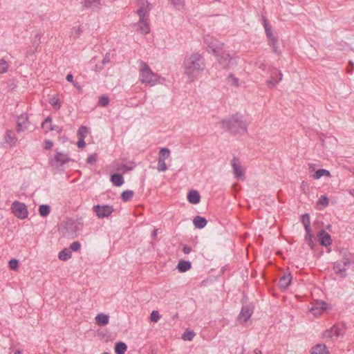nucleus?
<instances>
[{
    "mask_svg": "<svg viewBox=\"0 0 354 354\" xmlns=\"http://www.w3.org/2000/svg\"><path fill=\"white\" fill-rule=\"evenodd\" d=\"M184 73L187 75L190 82L198 79L200 75L205 68V59L198 53L187 55L183 62Z\"/></svg>",
    "mask_w": 354,
    "mask_h": 354,
    "instance_id": "f257e3e1",
    "label": "nucleus"
},
{
    "mask_svg": "<svg viewBox=\"0 0 354 354\" xmlns=\"http://www.w3.org/2000/svg\"><path fill=\"white\" fill-rule=\"evenodd\" d=\"M220 124L223 129L229 131L234 135H236L247 133L250 122L244 118L243 115L236 113L222 120Z\"/></svg>",
    "mask_w": 354,
    "mask_h": 354,
    "instance_id": "f03ea898",
    "label": "nucleus"
},
{
    "mask_svg": "<svg viewBox=\"0 0 354 354\" xmlns=\"http://www.w3.org/2000/svg\"><path fill=\"white\" fill-rule=\"evenodd\" d=\"M139 80L142 84L153 86L158 82L159 77L150 68L149 65L142 60L138 61Z\"/></svg>",
    "mask_w": 354,
    "mask_h": 354,
    "instance_id": "7ed1b4c3",
    "label": "nucleus"
},
{
    "mask_svg": "<svg viewBox=\"0 0 354 354\" xmlns=\"http://www.w3.org/2000/svg\"><path fill=\"white\" fill-rule=\"evenodd\" d=\"M152 8L153 6L151 3H147L145 6H142L141 8H139L136 11V13L139 16L138 26L142 34H147L150 31L149 24L146 17L149 16V12Z\"/></svg>",
    "mask_w": 354,
    "mask_h": 354,
    "instance_id": "20e7f679",
    "label": "nucleus"
},
{
    "mask_svg": "<svg viewBox=\"0 0 354 354\" xmlns=\"http://www.w3.org/2000/svg\"><path fill=\"white\" fill-rule=\"evenodd\" d=\"M262 24L265 29L266 35L268 40V44L272 46L273 52L277 55H280L281 50L279 49L277 46L278 38L274 35L272 27L269 24L267 18L265 16H262Z\"/></svg>",
    "mask_w": 354,
    "mask_h": 354,
    "instance_id": "39448f33",
    "label": "nucleus"
},
{
    "mask_svg": "<svg viewBox=\"0 0 354 354\" xmlns=\"http://www.w3.org/2000/svg\"><path fill=\"white\" fill-rule=\"evenodd\" d=\"M82 225V218L77 219L76 221L70 218L64 223L63 226L66 230V234L73 237L74 236H76V232L77 231L81 230V227H79V225Z\"/></svg>",
    "mask_w": 354,
    "mask_h": 354,
    "instance_id": "423d86ee",
    "label": "nucleus"
},
{
    "mask_svg": "<svg viewBox=\"0 0 354 354\" xmlns=\"http://www.w3.org/2000/svg\"><path fill=\"white\" fill-rule=\"evenodd\" d=\"M204 42L207 46V50L214 54L219 53L223 48V43L209 35L204 37Z\"/></svg>",
    "mask_w": 354,
    "mask_h": 354,
    "instance_id": "0eeeda50",
    "label": "nucleus"
},
{
    "mask_svg": "<svg viewBox=\"0 0 354 354\" xmlns=\"http://www.w3.org/2000/svg\"><path fill=\"white\" fill-rule=\"evenodd\" d=\"M12 212L19 218L24 219L28 216V210L24 203L15 201L12 204Z\"/></svg>",
    "mask_w": 354,
    "mask_h": 354,
    "instance_id": "6e6552de",
    "label": "nucleus"
},
{
    "mask_svg": "<svg viewBox=\"0 0 354 354\" xmlns=\"http://www.w3.org/2000/svg\"><path fill=\"white\" fill-rule=\"evenodd\" d=\"M93 209L98 218H100L108 217L114 210L112 206L100 205H95Z\"/></svg>",
    "mask_w": 354,
    "mask_h": 354,
    "instance_id": "1a4fd4ad",
    "label": "nucleus"
},
{
    "mask_svg": "<svg viewBox=\"0 0 354 354\" xmlns=\"http://www.w3.org/2000/svg\"><path fill=\"white\" fill-rule=\"evenodd\" d=\"M252 313V308L249 306H243L239 315H238L237 321L241 324L245 323L250 318Z\"/></svg>",
    "mask_w": 354,
    "mask_h": 354,
    "instance_id": "9d476101",
    "label": "nucleus"
},
{
    "mask_svg": "<svg viewBox=\"0 0 354 354\" xmlns=\"http://www.w3.org/2000/svg\"><path fill=\"white\" fill-rule=\"evenodd\" d=\"M318 241L320 245L327 247L331 245L332 239L330 235L324 230H320L317 234Z\"/></svg>",
    "mask_w": 354,
    "mask_h": 354,
    "instance_id": "9b49d317",
    "label": "nucleus"
},
{
    "mask_svg": "<svg viewBox=\"0 0 354 354\" xmlns=\"http://www.w3.org/2000/svg\"><path fill=\"white\" fill-rule=\"evenodd\" d=\"M29 124L28 117L26 114L20 115L17 121V131H24L28 129Z\"/></svg>",
    "mask_w": 354,
    "mask_h": 354,
    "instance_id": "f8f14e48",
    "label": "nucleus"
},
{
    "mask_svg": "<svg viewBox=\"0 0 354 354\" xmlns=\"http://www.w3.org/2000/svg\"><path fill=\"white\" fill-rule=\"evenodd\" d=\"M346 266L344 265L342 261L338 260L333 263V270L336 274L339 275L342 278H345L346 276Z\"/></svg>",
    "mask_w": 354,
    "mask_h": 354,
    "instance_id": "ddd939ff",
    "label": "nucleus"
},
{
    "mask_svg": "<svg viewBox=\"0 0 354 354\" xmlns=\"http://www.w3.org/2000/svg\"><path fill=\"white\" fill-rule=\"evenodd\" d=\"M232 167L236 178L238 179L243 180L245 178V172L243 170L241 166L236 162V158L235 157L233 158L232 160Z\"/></svg>",
    "mask_w": 354,
    "mask_h": 354,
    "instance_id": "4468645a",
    "label": "nucleus"
},
{
    "mask_svg": "<svg viewBox=\"0 0 354 354\" xmlns=\"http://www.w3.org/2000/svg\"><path fill=\"white\" fill-rule=\"evenodd\" d=\"M214 55L217 57L218 62L221 66H223V67L226 68L230 66L232 62V57H230V54L226 53H222L220 54L219 53Z\"/></svg>",
    "mask_w": 354,
    "mask_h": 354,
    "instance_id": "2eb2a0df",
    "label": "nucleus"
},
{
    "mask_svg": "<svg viewBox=\"0 0 354 354\" xmlns=\"http://www.w3.org/2000/svg\"><path fill=\"white\" fill-rule=\"evenodd\" d=\"M292 275L290 273L284 274L279 278V286L281 289L286 290L292 281Z\"/></svg>",
    "mask_w": 354,
    "mask_h": 354,
    "instance_id": "dca6fc26",
    "label": "nucleus"
},
{
    "mask_svg": "<svg viewBox=\"0 0 354 354\" xmlns=\"http://www.w3.org/2000/svg\"><path fill=\"white\" fill-rule=\"evenodd\" d=\"M326 303L324 301L317 302L310 309V312L315 316L320 315L326 309Z\"/></svg>",
    "mask_w": 354,
    "mask_h": 354,
    "instance_id": "f3484780",
    "label": "nucleus"
},
{
    "mask_svg": "<svg viewBox=\"0 0 354 354\" xmlns=\"http://www.w3.org/2000/svg\"><path fill=\"white\" fill-rule=\"evenodd\" d=\"M339 255L341 259L340 261H342L344 265L349 266L351 263V253L346 248H342L339 250Z\"/></svg>",
    "mask_w": 354,
    "mask_h": 354,
    "instance_id": "a211bd4d",
    "label": "nucleus"
},
{
    "mask_svg": "<svg viewBox=\"0 0 354 354\" xmlns=\"http://www.w3.org/2000/svg\"><path fill=\"white\" fill-rule=\"evenodd\" d=\"M187 198V201L191 204H194V205L199 203V202L201 201V196H200L198 192L196 190L190 191L188 193Z\"/></svg>",
    "mask_w": 354,
    "mask_h": 354,
    "instance_id": "6ab92c4d",
    "label": "nucleus"
},
{
    "mask_svg": "<svg viewBox=\"0 0 354 354\" xmlns=\"http://www.w3.org/2000/svg\"><path fill=\"white\" fill-rule=\"evenodd\" d=\"M100 0H85L84 7L91 8L93 10H97L100 8Z\"/></svg>",
    "mask_w": 354,
    "mask_h": 354,
    "instance_id": "aec40b11",
    "label": "nucleus"
},
{
    "mask_svg": "<svg viewBox=\"0 0 354 354\" xmlns=\"http://www.w3.org/2000/svg\"><path fill=\"white\" fill-rule=\"evenodd\" d=\"M111 181L116 187H120L124 183L123 176L118 173L111 175Z\"/></svg>",
    "mask_w": 354,
    "mask_h": 354,
    "instance_id": "412c9836",
    "label": "nucleus"
},
{
    "mask_svg": "<svg viewBox=\"0 0 354 354\" xmlns=\"http://www.w3.org/2000/svg\"><path fill=\"white\" fill-rule=\"evenodd\" d=\"M207 221L206 218L200 216H196L193 219V223L195 227L198 229L205 227V226L207 225Z\"/></svg>",
    "mask_w": 354,
    "mask_h": 354,
    "instance_id": "4be33fe9",
    "label": "nucleus"
},
{
    "mask_svg": "<svg viewBox=\"0 0 354 354\" xmlns=\"http://www.w3.org/2000/svg\"><path fill=\"white\" fill-rule=\"evenodd\" d=\"M311 354H328V351L325 344H319L312 348Z\"/></svg>",
    "mask_w": 354,
    "mask_h": 354,
    "instance_id": "5701e85b",
    "label": "nucleus"
},
{
    "mask_svg": "<svg viewBox=\"0 0 354 354\" xmlns=\"http://www.w3.org/2000/svg\"><path fill=\"white\" fill-rule=\"evenodd\" d=\"M270 78L274 80H277L275 82H279L282 80L283 74L279 71L277 68L272 67L270 69Z\"/></svg>",
    "mask_w": 354,
    "mask_h": 354,
    "instance_id": "b1692460",
    "label": "nucleus"
},
{
    "mask_svg": "<svg viewBox=\"0 0 354 354\" xmlns=\"http://www.w3.org/2000/svg\"><path fill=\"white\" fill-rule=\"evenodd\" d=\"M191 267L192 266L190 261L185 260H180L177 265L178 270L181 272H185L189 270Z\"/></svg>",
    "mask_w": 354,
    "mask_h": 354,
    "instance_id": "393cba45",
    "label": "nucleus"
},
{
    "mask_svg": "<svg viewBox=\"0 0 354 354\" xmlns=\"http://www.w3.org/2000/svg\"><path fill=\"white\" fill-rule=\"evenodd\" d=\"M95 321L97 325L104 326L109 323V316L103 313L98 314L95 317Z\"/></svg>",
    "mask_w": 354,
    "mask_h": 354,
    "instance_id": "a878e982",
    "label": "nucleus"
},
{
    "mask_svg": "<svg viewBox=\"0 0 354 354\" xmlns=\"http://www.w3.org/2000/svg\"><path fill=\"white\" fill-rule=\"evenodd\" d=\"M56 162H59L60 165H63L70 160V158L66 155L61 152H57L55 156Z\"/></svg>",
    "mask_w": 354,
    "mask_h": 354,
    "instance_id": "bb28decb",
    "label": "nucleus"
},
{
    "mask_svg": "<svg viewBox=\"0 0 354 354\" xmlns=\"http://www.w3.org/2000/svg\"><path fill=\"white\" fill-rule=\"evenodd\" d=\"M323 335L324 338L331 339L333 337H337L339 336V332L337 328L333 326L331 328L325 330Z\"/></svg>",
    "mask_w": 354,
    "mask_h": 354,
    "instance_id": "cd10ccee",
    "label": "nucleus"
},
{
    "mask_svg": "<svg viewBox=\"0 0 354 354\" xmlns=\"http://www.w3.org/2000/svg\"><path fill=\"white\" fill-rule=\"evenodd\" d=\"M72 257V253L69 249L64 248L59 252L58 258L62 261H67Z\"/></svg>",
    "mask_w": 354,
    "mask_h": 354,
    "instance_id": "c85d7f7f",
    "label": "nucleus"
},
{
    "mask_svg": "<svg viewBox=\"0 0 354 354\" xmlns=\"http://www.w3.org/2000/svg\"><path fill=\"white\" fill-rule=\"evenodd\" d=\"M127 349V345L122 342H118L115 346V352L116 354H124Z\"/></svg>",
    "mask_w": 354,
    "mask_h": 354,
    "instance_id": "c756f323",
    "label": "nucleus"
},
{
    "mask_svg": "<svg viewBox=\"0 0 354 354\" xmlns=\"http://www.w3.org/2000/svg\"><path fill=\"white\" fill-rule=\"evenodd\" d=\"M39 212L41 216H47L50 212V207L48 205H41L39 207Z\"/></svg>",
    "mask_w": 354,
    "mask_h": 354,
    "instance_id": "7c9ffc66",
    "label": "nucleus"
},
{
    "mask_svg": "<svg viewBox=\"0 0 354 354\" xmlns=\"http://www.w3.org/2000/svg\"><path fill=\"white\" fill-rule=\"evenodd\" d=\"M5 140L6 142L8 143L15 144L17 138H15L13 131L11 130H8L6 132Z\"/></svg>",
    "mask_w": 354,
    "mask_h": 354,
    "instance_id": "2f4dec72",
    "label": "nucleus"
},
{
    "mask_svg": "<svg viewBox=\"0 0 354 354\" xmlns=\"http://www.w3.org/2000/svg\"><path fill=\"white\" fill-rule=\"evenodd\" d=\"M178 10H182L185 7L184 0H168Z\"/></svg>",
    "mask_w": 354,
    "mask_h": 354,
    "instance_id": "473e14b6",
    "label": "nucleus"
},
{
    "mask_svg": "<svg viewBox=\"0 0 354 354\" xmlns=\"http://www.w3.org/2000/svg\"><path fill=\"white\" fill-rule=\"evenodd\" d=\"M323 176H330V171L324 169H319L315 171V173L313 175V178L315 179H319Z\"/></svg>",
    "mask_w": 354,
    "mask_h": 354,
    "instance_id": "72a5a7b5",
    "label": "nucleus"
},
{
    "mask_svg": "<svg viewBox=\"0 0 354 354\" xmlns=\"http://www.w3.org/2000/svg\"><path fill=\"white\" fill-rule=\"evenodd\" d=\"M43 35V32L41 30H37L33 39H32V46H35L36 48L39 46L40 44V39L41 36Z\"/></svg>",
    "mask_w": 354,
    "mask_h": 354,
    "instance_id": "f704fd0d",
    "label": "nucleus"
},
{
    "mask_svg": "<svg viewBox=\"0 0 354 354\" xmlns=\"http://www.w3.org/2000/svg\"><path fill=\"white\" fill-rule=\"evenodd\" d=\"M170 155V150L168 148H161L159 151V160H166Z\"/></svg>",
    "mask_w": 354,
    "mask_h": 354,
    "instance_id": "c9c22d12",
    "label": "nucleus"
},
{
    "mask_svg": "<svg viewBox=\"0 0 354 354\" xmlns=\"http://www.w3.org/2000/svg\"><path fill=\"white\" fill-rule=\"evenodd\" d=\"M134 195V192L132 190H126L121 194V198L123 201L127 202L129 201Z\"/></svg>",
    "mask_w": 354,
    "mask_h": 354,
    "instance_id": "e433bc0d",
    "label": "nucleus"
},
{
    "mask_svg": "<svg viewBox=\"0 0 354 354\" xmlns=\"http://www.w3.org/2000/svg\"><path fill=\"white\" fill-rule=\"evenodd\" d=\"M77 134L79 138L85 139L88 134V129L84 126H81L77 131Z\"/></svg>",
    "mask_w": 354,
    "mask_h": 354,
    "instance_id": "4c0bfd02",
    "label": "nucleus"
},
{
    "mask_svg": "<svg viewBox=\"0 0 354 354\" xmlns=\"http://www.w3.org/2000/svg\"><path fill=\"white\" fill-rule=\"evenodd\" d=\"M82 32V29L80 26L75 27L71 32V37L74 39L78 38Z\"/></svg>",
    "mask_w": 354,
    "mask_h": 354,
    "instance_id": "58836bf2",
    "label": "nucleus"
},
{
    "mask_svg": "<svg viewBox=\"0 0 354 354\" xmlns=\"http://www.w3.org/2000/svg\"><path fill=\"white\" fill-rule=\"evenodd\" d=\"M109 103V98L106 95H102L99 97L98 104L102 107L106 106Z\"/></svg>",
    "mask_w": 354,
    "mask_h": 354,
    "instance_id": "ea45409f",
    "label": "nucleus"
},
{
    "mask_svg": "<svg viewBox=\"0 0 354 354\" xmlns=\"http://www.w3.org/2000/svg\"><path fill=\"white\" fill-rule=\"evenodd\" d=\"M8 64L3 59H0V74L6 73L8 69Z\"/></svg>",
    "mask_w": 354,
    "mask_h": 354,
    "instance_id": "a19ab883",
    "label": "nucleus"
},
{
    "mask_svg": "<svg viewBox=\"0 0 354 354\" xmlns=\"http://www.w3.org/2000/svg\"><path fill=\"white\" fill-rule=\"evenodd\" d=\"M157 169L158 171H165L167 169V167L165 163V160H158Z\"/></svg>",
    "mask_w": 354,
    "mask_h": 354,
    "instance_id": "79ce46f5",
    "label": "nucleus"
},
{
    "mask_svg": "<svg viewBox=\"0 0 354 354\" xmlns=\"http://www.w3.org/2000/svg\"><path fill=\"white\" fill-rule=\"evenodd\" d=\"M195 336V333L193 331H186L183 335V339L185 340L192 341Z\"/></svg>",
    "mask_w": 354,
    "mask_h": 354,
    "instance_id": "37998d69",
    "label": "nucleus"
},
{
    "mask_svg": "<svg viewBox=\"0 0 354 354\" xmlns=\"http://www.w3.org/2000/svg\"><path fill=\"white\" fill-rule=\"evenodd\" d=\"M160 318V315L157 310H153L151 313L150 319L151 322H157Z\"/></svg>",
    "mask_w": 354,
    "mask_h": 354,
    "instance_id": "c03bdc74",
    "label": "nucleus"
},
{
    "mask_svg": "<svg viewBox=\"0 0 354 354\" xmlns=\"http://www.w3.org/2000/svg\"><path fill=\"white\" fill-rule=\"evenodd\" d=\"M318 203L322 205L323 207H327L328 205V199L326 196H321L318 201Z\"/></svg>",
    "mask_w": 354,
    "mask_h": 354,
    "instance_id": "a18cd8bd",
    "label": "nucleus"
},
{
    "mask_svg": "<svg viewBox=\"0 0 354 354\" xmlns=\"http://www.w3.org/2000/svg\"><path fill=\"white\" fill-rule=\"evenodd\" d=\"M81 244L79 241H74L70 245V249L74 252H77L80 249Z\"/></svg>",
    "mask_w": 354,
    "mask_h": 354,
    "instance_id": "49530a36",
    "label": "nucleus"
},
{
    "mask_svg": "<svg viewBox=\"0 0 354 354\" xmlns=\"http://www.w3.org/2000/svg\"><path fill=\"white\" fill-rule=\"evenodd\" d=\"M301 220L302 223L304 225H310V216L308 214H305L301 216Z\"/></svg>",
    "mask_w": 354,
    "mask_h": 354,
    "instance_id": "de8ad7c7",
    "label": "nucleus"
},
{
    "mask_svg": "<svg viewBox=\"0 0 354 354\" xmlns=\"http://www.w3.org/2000/svg\"><path fill=\"white\" fill-rule=\"evenodd\" d=\"M8 266L11 270H15L18 266V261L15 259H12L9 261Z\"/></svg>",
    "mask_w": 354,
    "mask_h": 354,
    "instance_id": "09e8293b",
    "label": "nucleus"
},
{
    "mask_svg": "<svg viewBox=\"0 0 354 354\" xmlns=\"http://www.w3.org/2000/svg\"><path fill=\"white\" fill-rule=\"evenodd\" d=\"M53 146V142L51 140H46L44 141V148L46 150L50 149Z\"/></svg>",
    "mask_w": 354,
    "mask_h": 354,
    "instance_id": "8fccbe9b",
    "label": "nucleus"
},
{
    "mask_svg": "<svg viewBox=\"0 0 354 354\" xmlns=\"http://www.w3.org/2000/svg\"><path fill=\"white\" fill-rule=\"evenodd\" d=\"M51 122H52V119L50 116L47 117L44 121L42 122L41 124V127L43 129H45L46 127V124H49L50 125H52L51 124Z\"/></svg>",
    "mask_w": 354,
    "mask_h": 354,
    "instance_id": "3c124183",
    "label": "nucleus"
},
{
    "mask_svg": "<svg viewBox=\"0 0 354 354\" xmlns=\"http://www.w3.org/2000/svg\"><path fill=\"white\" fill-rule=\"evenodd\" d=\"M50 104L53 105V106L56 109L58 110L61 107L60 102L59 100H52L50 102Z\"/></svg>",
    "mask_w": 354,
    "mask_h": 354,
    "instance_id": "603ef678",
    "label": "nucleus"
},
{
    "mask_svg": "<svg viewBox=\"0 0 354 354\" xmlns=\"http://www.w3.org/2000/svg\"><path fill=\"white\" fill-rule=\"evenodd\" d=\"M86 162L89 164H93L96 162V157L95 155L91 154L90 155L86 160Z\"/></svg>",
    "mask_w": 354,
    "mask_h": 354,
    "instance_id": "864d4df0",
    "label": "nucleus"
},
{
    "mask_svg": "<svg viewBox=\"0 0 354 354\" xmlns=\"http://www.w3.org/2000/svg\"><path fill=\"white\" fill-rule=\"evenodd\" d=\"M49 131H57L59 133H60L62 131V128H60L56 125H50Z\"/></svg>",
    "mask_w": 354,
    "mask_h": 354,
    "instance_id": "5fc2aeb1",
    "label": "nucleus"
},
{
    "mask_svg": "<svg viewBox=\"0 0 354 354\" xmlns=\"http://www.w3.org/2000/svg\"><path fill=\"white\" fill-rule=\"evenodd\" d=\"M277 80H274L272 78H270L269 80L267 81V85L268 87H274L278 82H275Z\"/></svg>",
    "mask_w": 354,
    "mask_h": 354,
    "instance_id": "6e6d98bb",
    "label": "nucleus"
},
{
    "mask_svg": "<svg viewBox=\"0 0 354 354\" xmlns=\"http://www.w3.org/2000/svg\"><path fill=\"white\" fill-rule=\"evenodd\" d=\"M66 80H67L68 82H70L73 83V85H74L75 86H76L77 82H74V81H73V75L71 73L68 74V75H66Z\"/></svg>",
    "mask_w": 354,
    "mask_h": 354,
    "instance_id": "4d7b16f0",
    "label": "nucleus"
},
{
    "mask_svg": "<svg viewBox=\"0 0 354 354\" xmlns=\"http://www.w3.org/2000/svg\"><path fill=\"white\" fill-rule=\"evenodd\" d=\"M192 248L187 245H185L183 248V252L185 254H189L192 252Z\"/></svg>",
    "mask_w": 354,
    "mask_h": 354,
    "instance_id": "13d9d810",
    "label": "nucleus"
},
{
    "mask_svg": "<svg viewBox=\"0 0 354 354\" xmlns=\"http://www.w3.org/2000/svg\"><path fill=\"white\" fill-rule=\"evenodd\" d=\"M86 143L84 142V139L79 138V140L77 142V145L80 148H82L85 146Z\"/></svg>",
    "mask_w": 354,
    "mask_h": 354,
    "instance_id": "bf43d9fd",
    "label": "nucleus"
},
{
    "mask_svg": "<svg viewBox=\"0 0 354 354\" xmlns=\"http://www.w3.org/2000/svg\"><path fill=\"white\" fill-rule=\"evenodd\" d=\"M313 234L312 233L306 234L305 236V239L306 242L310 241V240H313Z\"/></svg>",
    "mask_w": 354,
    "mask_h": 354,
    "instance_id": "052dcab7",
    "label": "nucleus"
},
{
    "mask_svg": "<svg viewBox=\"0 0 354 354\" xmlns=\"http://www.w3.org/2000/svg\"><path fill=\"white\" fill-rule=\"evenodd\" d=\"M139 8H141L142 6H145L147 3H149L147 0H137Z\"/></svg>",
    "mask_w": 354,
    "mask_h": 354,
    "instance_id": "680f3d73",
    "label": "nucleus"
},
{
    "mask_svg": "<svg viewBox=\"0 0 354 354\" xmlns=\"http://www.w3.org/2000/svg\"><path fill=\"white\" fill-rule=\"evenodd\" d=\"M304 226L306 234L311 233L310 225H304Z\"/></svg>",
    "mask_w": 354,
    "mask_h": 354,
    "instance_id": "e2e57ef3",
    "label": "nucleus"
},
{
    "mask_svg": "<svg viewBox=\"0 0 354 354\" xmlns=\"http://www.w3.org/2000/svg\"><path fill=\"white\" fill-rule=\"evenodd\" d=\"M307 243L312 250L315 249L316 244L313 242V240H310V241L307 242Z\"/></svg>",
    "mask_w": 354,
    "mask_h": 354,
    "instance_id": "0e129e2a",
    "label": "nucleus"
},
{
    "mask_svg": "<svg viewBox=\"0 0 354 354\" xmlns=\"http://www.w3.org/2000/svg\"><path fill=\"white\" fill-rule=\"evenodd\" d=\"M257 65L258 66L259 68H261L262 70H265L266 66L263 63H257Z\"/></svg>",
    "mask_w": 354,
    "mask_h": 354,
    "instance_id": "69168bd1",
    "label": "nucleus"
},
{
    "mask_svg": "<svg viewBox=\"0 0 354 354\" xmlns=\"http://www.w3.org/2000/svg\"><path fill=\"white\" fill-rule=\"evenodd\" d=\"M158 234V230H154L151 234L152 236L155 238Z\"/></svg>",
    "mask_w": 354,
    "mask_h": 354,
    "instance_id": "338daca9",
    "label": "nucleus"
},
{
    "mask_svg": "<svg viewBox=\"0 0 354 354\" xmlns=\"http://www.w3.org/2000/svg\"><path fill=\"white\" fill-rule=\"evenodd\" d=\"M254 353L255 354H263L262 352L258 348L254 349Z\"/></svg>",
    "mask_w": 354,
    "mask_h": 354,
    "instance_id": "774afa93",
    "label": "nucleus"
}]
</instances>
